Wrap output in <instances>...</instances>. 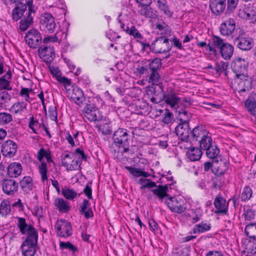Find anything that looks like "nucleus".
Wrapping results in <instances>:
<instances>
[{
    "mask_svg": "<svg viewBox=\"0 0 256 256\" xmlns=\"http://www.w3.org/2000/svg\"><path fill=\"white\" fill-rule=\"evenodd\" d=\"M168 181H171L170 184H167L165 185L156 186L155 182L148 179V181L145 182L144 184L140 186V190H142L146 188H151L154 187H157L156 189L152 190V192L155 196H157L160 200H162L164 197L168 196L167 192H169V189L172 190L174 185L172 177L168 178Z\"/></svg>",
    "mask_w": 256,
    "mask_h": 256,
    "instance_id": "nucleus-1",
    "label": "nucleus"
},
{
    "mask_svg": "<svg viewBox=\"0 0 256 256\" xmlns=\"http://www.w3.org/2000/svg\"><path fill=\"white\" fill-rule=\"evenodd\" d=\"M161 60L154 58L150 62V69L146 76V80L152 85L158 86L160 83V76L158 70L161 68Z\"/></svg>",
    "mask_w": 256,
    "mask_h": 256,
    "instance_id": "nucleus-2",
    "label": "nucleus"
},
{
    "mask_svg": "<svg viewBox=\"0 0 256 256\" xmlns=\"http://www.w3.org/2000/svg\"><path fill=\"white\" fill-rule=\"evenodd\" d=\"M245 234L248 238L246 240L248 244L245 249L251 254H256V223H250L246 225Z\"/></svg>",
    "mask_w": 256,
    "mask_h": 256,
    "instance_id": "nucleus-3",
    "label": "nucleus"
},
{
    "mask_svg": "<svg viewBox=\"0 0 256 256\" xmlns=\"http://www.w3.org/2000/svg\"><path fill=\"white\" fill-rule=\"evenodd\" d=\"M114 144L119 148H123L122 153H126L129 150L128 135L126 129L120 128L112 135Z\"/></svg>",
    "mask_w": 256,
    "mask_h": 256,
    "instance_id": "nucleus-4",
    "label": "nucleus"
},
{
    "mask_svg": "<svg viewBox=\"0 0 256 256\" xmlns=\"http://www.w3.org/2000/svg\"><path fill=\"white\" fill-rule=\"evenodd\" d=\"M212 42L215 47L219 48L222 56L225 60H230L234 53V47L231 44L226 43L220 36H214Z\"/></svg>",
    "mask_w": 256,
    "mask_h": 256,
    "instance_id": "nucleus-5",
    "label": "nucleus"
},
{
    "mask_svg": "<svg viewBox=\"0 0 256 256\" xmlns=\"http://www.w3.org/2000/svg\"><path fill=\"white\" fill-rule=\"evenodd\" d=\"M28 11L26 14L24 16L23 18L20 22V30L22 32L26 30L33 22V18L34 16L36 7L33 4L32 0L27 1Z\"/></svg>",
    "mask_w": 256,
    "mask_h": 256,
    "instance_id": "nucleus-6",
    "label": "nucleus"
},
{
    "mask_svg": "<svg viewBox=\"0 0 256 256\" xmlns=\"http://www.w3.org/2000/svg\"><path fill=\"white\" fill-rule=\"evenodd\" d=\"M55 229L58 236L66 238L72 234V229L70 222L64 219L58 220L55 224Z\"/></svg>",
    "mask_w": 256,
    "mask_h": 256,
    "instance_id": "nucleus-7",
    "label": "nucleus"
},
{
    "mask_svg": "<svg viewBox=\"0 0 256 256\" xmlns=\"http://www.w3.org/2000/svg\"><path fill=\"white\" fill-rule=\"evenodd\" d=\"M170 39L164 37H159L155 39L152 44V49L156 53H166L172 48Z\"/></svg>",
    "mask_w": 256,
    "mask_h": 256,
    "instance_id": "nucleus-8",
    "label": "nucleus"
},
{
    "mask_svg": "<svg viewBox=\"0 0 256 256\" xmlns=\"http://www.w3.org/2000/svg\"><path fill=\"white\" fill-rule=\"evenodd\" d=\"M82 116L91 122L100 121L102 118V114L98 109L92 104H87L84 108Z\"/></svg>",
    "mask_w": 256,
    "mask_h": 256,
    "instance_id": "nucleus-9",
    "label": "nucleus"
},
{
    "mask_svg": "<svg viewBox=\"0 0 256 256\" xmlns=\"http://www.w3.org/2000/svg\"><path fill=\"white\" fill-rule=\"evenodd\" d=\"M26 44L31 48H36L40 44L42 38L39 31L35 28L29 30L24 36Z\"/></svg>",
    "mask_w": 256,
    "mask_h": 256,
    "instance_id": "nucleus-10",
    "label": "nucleus"
},
{
    "mask_svg": "<svg viewBox=\"0 0 256 256\" xmlns=\"http://www.w3.org/2000/svg\"><path fill=\"white\" fill-rule=\"evenodd\" d=\"M56 24L53 16L49 13H44L41 18L40 28L42 30L52 33L56 28Z\"/></svg>",
    "mask_w": 256,
    "mask_h": 256,
    "instance_id": "nucleus-11",
    "label": "nucleus"
},
{
    "mask_svg": "<svg viewBox=\"0 0 256 256\" xmlns=\"http://www.w3.org/2000/svg\"><path fill=\"white\" fill-rule=\"evenodd\" d=\"M38 237L26 238L21 246L23 256H34L36 252V246Z\"/></svg>",
    "mask_w": 256,
    "mask_h": 256,
    "instance_id": "nucleus-12",
    "label": "nucleus"
},
{
    "mask_svg": "<svg viewBox=\"0 0 256 256\" xmlns=\"http://www.w3.org/2000/svg\"><path fill=\"white\" fill-rule=\"evenodd\" d=\"M17 226L22 234L27 235L26 238L38 237L36 229L32 225L27 224L25 218H18Z\"/></svg>",
    "mask_w": 256,
    "mask_h": 256,
    "instance_id": "nucleus-13",
    "label": "nucleus"
},
{
    "mask_svg": "<svg viewBox=\"0 0 256 256\" xmlns=\"http://www.w3.org/2000/svg\"><path fill=\"white\" fill-rule=\"evenodd\" d=\"M66 94L68 98L77 104H80L85 100L83 92L77 86H71L70 88L66 89Z\"/></svg>",
    "mask_w": 256,
    "mask_h": 256,
    "instance_id": "nucleus-14",
    "label": "nucleus"
},
{
    "mask_svg": "<svg viewBox=\"0 0 256 256\" xmlns=\"http://www.w3.org/2000/svg\"><path fill=\"white\" fill-rule=\"evenodd\" d=\"M168 208L173 212L181 214L186 209L184 202L181 198L171 197L168 198L166 202Z\"/></svg>",
    "mask_w": 256,
    "mask_h": 256,
    "instance_id": "nucleus-15",
    "label": "nucleus"
},
{
    "mask_svg": "<svg viewBox=\"0 0 256 256\" xmlns=\"http://www.w3.org/2000/svg\"><path fill=\"white\" fill-rule=\"evenodd\" d=\"M248 63L244 59L240 58L234 59L231 65L233 72L236 74V76H240L241 74H246Z\"/></svg>",
    "mask_w": 256,
    "mask_h": 256,
    "instance_id": "nucleus-16",
    "label": "nucleus"
},
{
    "mask_svg": "<svg viewBox=\"0 0 256 256\" xmlns=\"http://www.w3.org/2000/svg\"><path fill=\"white\" fill-rule=\"evenodd\" d=\"M18 184L14 179L6 178L2 182L3 192L8 196H13L18 192Z\"/></svg>",
    "mask_w": 256,
    "mask_h": 256,
    "instance_id": "nucleus-17",
    "label": "nucleus"
},
{
    "mask_svg": "<svg viewBox=\"0 0 256 256\" xmlns=\"http://www.w3.org/2000/svg\"><path fill=\"white\" fill-rule=\"evenodd\" d=\"M238 16L243 19L250 20V22H256V9L252 6L248 5L240 10Z\"/></svg>",
    "mask_w": 256,
    "mask_h": 256,
    "instance_id": "nucleus-18",
    "label": "nucleus"
},
{
    "mask_svg": "<svg viewBox=\"0 0 256 256\" xmlns=\"http://www.w3.org/2000/svg\"><path fill=\"white\" fill-rule=\"evenodd\" d=\"M38 54L40 58L46 63H50L55 58V52L53 47L42 46L39 48Z\"/></svg>",
    "mask_w": 256,
    "mask_h": 256,
    "instance_id": "nucleus-19",
    "label": "nucleus"
},
{
    "mask_svg": "<svg viewBox=\"0 0 256 256\" xmlns=\"http://www.w3.org/2000/svg\"><path fill=\"white\" fill-rule=\"evenodd\" d=\"M17 144L14 141L8 140L5 141L1 146V152L6 157H13L17 150Z\"/></svg>",
    "mask_w": 256,
    "mask_h": 256,
    "instance_id": "nucleus-20",
    "label": "nucleus"
},
{
    "mask_svg": "<svg viewBox=\"0 0 256 256\" xmlns=\"http://www.w3.org/2000/svg\"><path fill=\"white\" fill-rule=\"evenodd\" d=\"M235 80L238 84V91L240 92H245L252 88V80L251 78L246 74H241L240 76H236Z\"/></svg>",
    "mask_w": 256,
    "mask_h": 256,
    "instance_id": "nucleus-21",
    "label": "nucleus"
},
{
    "mask_svg": "<svg viewBox=\"0 0 256 256\" xmlns=\"http://www.w3.org/2000/svg\"><path fill=\"white\" fill-rule=\"evenodd\" d=\"M190 126L188 122H181L176 128L175 131L176 135L182 139V140L188 142L190 138Z\"/></svg>",
    "mask_w": 256,
    "mask_h": 256,
    "instance_id": "nucleus-22",
    "label": "nucleus"
},
{
    "mask_svg": "<svg viewBox=\"0 0 256 256\" xmlns=\"http://www.w3.org/2000/svg\"><path fill=\"white\" fill-rule=\"evenodd\" d=\"M214 204L216 208L214 213L226 214L228 209V204L226 200L220 195L218 194L214 200Z\"/></svg>",
    "mask_w": 256,
    "mask_h": 256,
    "instance_id": "nucleus-23",
    "label": "nucleus"
},
{
    "mask_svg": "<svg viewBox=\"0 0 256 256\" xmlns=\"http://www.w3.org/2000/svg\"><path fill=\"white\" fill-rule=\"evenodd\" d=\"M208 132L206 130L201 126H196L192 131L190 136L189 140L192 144H194L196 142H200Z\"/></svg>",
    "mask_w": 256,
    "mask_h": 256,
    "instance_id": "nucleus-24",
    "label": "nucleus"
},
{
    "mask_svg": "<svg viewBox=\"0 0 256 256\" xmlns=\"http://www.w3.org/2000/svg\"><path fill=\"white\" fill-rule=\"evenodd\" d=\"M234 44L242 50H250L254 46V42L250 38L238 37L234 40Z\"/></svg>",
    "mask_w": 256,
    "mask_h": 256,
    "instance_id": "nucleus-25",
    "label": "nucleus"
},
{
    "mask_svg": "<svg viewBox=\"0 0 256 256\" xmlns=\"http://www.w3.org/2000/svg\"><path fill=\"white\" fill-rule=\"evenodd\" d=\"M236 22L234 19L230 18L220 25V32L222 35H230L235 29Z\"/></svg>",
    "mask_w": 256,
    "mask_h": 256,
    "instance_id": "nucleus-26",
    "label": "nucleus"
},
{
    "mask_svg": "<svg viewBox=\"0 0 256 256\" xmlns=\"http://www.w3.org/2000/svg\"><path fill=\"white\" fill-rule=\"evenodd\" d=\"M163 98L166 104L173 108H176L180 100V98L172 90L166 91L163 95Z\"/></svg>",
    "mask_w": 256,
    "mask_h": 256,
    "instance_id": "nucleus-27",
    "label": "nucleus"
},
{
    "mask_svg": "<svg viewBox=\"0 0 256 256\" xmlns=\"http://www.w3.org/2000/svg\"><path fill=\"white\" fill-rule=\"evenodd\" d=\"M22 170V166L20 163L12 162L7 168V174L10 178H16L21 174Z\"/></svg>",
    "mask_w": 256,
    "mask_h": 256,
    "instance_id": "nucleus-28",
    "label": "nucleus"
},
{
    "mask_svg": "<svg viewBox=\"0 0 256 256\" xmlns=\"http://www.w3.org/2000/svg\"><path fill=\"white\" fill-rule=\"evenodd\" d=\"M150 5L142 6L139 7L138 13L146 18L156 19L158 18V12L150 6Z\"/></svg>",
    "mask_w": 256,
    "mask_h": 256,
    "instance_id": "nucleus-29",
    "label": "nucleus"
},
{
    "mask_svg": "<svg viewBox=\"0 0 256 256\" xmlns=\"http://www.w3.org/2000/svg\"><path fill=\"white\" fill-rule=\"evenodd\" d=\"M16 7L12 10V19L15 21L19 20L22 16L26 14V12L28 11L27 2L26 4H20L16 5Z\"/></svg>",
    "mask_w": 256,
    "mask_h": 256,
    "instance_id": "nucleus-30",
    "label": "nucleus"
},
{
    "mask_svg": "<svg viewBox=\"0 0 256 256\" xmlns=\"http://www.w3.org/2000/svg\"><path fill=\"white\" fill-rule=\"evenodd\" d=\"M225 0H212L210 4L212 12L216 15H219L224 10Z\"/></svg>",
    "mask_w": 256,
    "mask_h": 256,
    "instance_id": "nucleus-31",
    "label": "nucleus"
},
{
    "mask_svg": "<svg viewBox=\"0 0 256 256\" xmlns=\"http://www.w3.org/2000/svg\"><path fill=\"white\" fill-rule=\"evenodd\" d=\"M54 206L60 212H67L70 210L69 202L62 198H56L54 202Z\"/></svg>",
    "mask_w": 256,
    "mask_h": 256,
    "instance_id": "nucleus-32",
    "label": "nucleus"
},
{
    "mask_svg": "<svg viewBox=\"0 0 256 256\" xmlns=\"http://www.w3.org/2000/svg\"><path fill=\"white\" fill-rule=\"evenodd\" d=\"M202 152L200 148L194 146L188 148L186 152L188 158L191 161L199 160L202 156Z\"/></svg>",
    "mask_w": 256,
    "mask_h": 256,
    "instance_id": "nucleus-33",
    "label": "nucleus"
},
{
    "mask_svg": "<svg viewBox=\"0 0 256 256\" xmlns=\"http://www.w3.org/2000/svg\"><path fill=\"white\" fill-rule=\"evenodd\" d=\"M124 168L132 176L135 178H148L150 176V174L148 172L144 171L141 168L130 166H125Z\"/></svg>",
    "mask_w": 256,
    "mask_h": 256,
    "instance_id": "nucleus-34",
    "label": "nucleus"
},
{
    "mask_svg": "<svg viewBox=\"0 0 256 256\" xmlns=\"http://www.w3.org/2000/svg\"><path fill=\"white\" fill-rule=\"evenodd\" d=\"M20 184L24 192L28 193L33 188L32 179L30 176H24L20 181Z\"/></svg>",
    "mask_w": 256,
    "mask_h": 256,
    "instance_id": "nucleus-35",
    "label": "nucleus"
},
{
    "mask_svg": "<svg viewBox=\"0 0 256 256\" xmlns=\"http://www.w3.org/2000/svg\"><path fill=\"white\" fill-rule=\"evenodd\" d=\"M212 226L210 223L202 221L194 226L192 232L194 234L204 233L210 230Z\"/></svg>",
    "mask_w": 256,
    "mask_h": 256,
    "instance_id": "nucleus-36",
    "label": "nucleus"
},
{
    "mask_svg": "<svg viewBox=\"0 0 256 256\" xmlns=\"http://www.w3.org/2000/svg\"><path fill=\"white\" fill-rule=\"evenodd\" d=\"M204 150L206 151L207 157L212 160L216 159L220 154V149L216 145L214 144Z\"/></svg>",
    "mask_w": 256,
    "mask_h": 256,
    "instance_id": "nucleus-37",
    "label": "nucleus"
},
{
    "mask_svg": "<svg viewBox=\"0 0 256 256\" xmlns=\"http://www.w3.org/2000/svg\"><path fill=\"white\" fill-rule=\"evenodd\" d=\"M62 194L66 199L72 200H74L78 196L77 192L68 186H65L62 190Z\"/></svg>",
    "mask_w": 256,
    "mask_h": 256,
    "instance_id": "nucleus-38",
    "label": "nucleus"
},
{
    "mask_svg": "<svg viewBox=\"0 0 256 256\" xmlns=\"http://www.w3.org/2000/svg\"><path fill=\"white\" fill-rule=\"evenodd\" d=\"M36 158L38 160L41 162H42V161L44 158H46L48 162H52L50 150H46L44 148H40L38 152Z\"/></svg>",
    "mask_w": 256,
    "mask_h": 256,
    "instance_id": "nucleus-39",
    "label": "nucleus"
},
{
    "mask_svg": "<svg viewBox=\"0 0 256 256\" xmlns=\"http://www.w3.org/2000/svg\"><path fill=\"white\" fill-rule=\"evenodd\" d=\"M156 3L157 7L165 16L168 17L172 16V12L170 10L166 0H158Z\"/></svg>",
    "mask_w": 256,
    "mask_h": 256,
    "instance_id": "nucleus-40",
    "label": "nucleus"
},
{
    "mask_svg": "<svg viewBox=\"0 0 256 256\" xmlns=\"http://www.w3.org/2000/svg\"><path fill=\"white\" fill-rule=\"evenodd\" d=\"M155 29L162 35H169L171 32L169 26L164 22L157 24Z\"/></svg>",
    "mask_w": 256,
    "mask_h": 256,
    "instance_id": "nucleus-41",
    "label": "nucleus"
},
{
    "mask_svg": "<svg viewBox=\"0 0 256 256\" xmlns=\"http://www.w3.org/2000/svg\"><path fill=\"white\" fill-rule=\"evenodd\" d=\"M196 45L200 48L206 47V50L208 51L210 54L216 55L217 53V50L215 46L213 44L212 40L208 44H207L206 42H198Z\"/></svg>",
    "mask_w": 256,
    "mask_h": 256,
    "instance_id": "nucleus-42",
    "label": "nucleus"
},
{
    "mask_svg": "<svg viewBox=\"0 0 256 256\" xmlns=\"http://www.w3.org/2000/svg\"><path fill=\"white\" fill-rule=\"evenodd\" d=\"M198 144H200V148L203 150L208 148L209 146H210L213 144L211 134L209 132L201 140H200Z\"/></svg>",
    "mask_w": 256,
    "mask_h": 256,
    "instance_id": "nucleus-43",
    "label": "nucleus"
},
{
    "mask_svg": "<svg viewBox=\"0 0 256 256\" xmlns=\"http://www.w3.org/2000/svg\"><path fill=\"white\" fill-rule=\"evenodd\" d=\"M68 158H70L69 154H66L64 156V158L62 159V166L65 167L67 170H74L77 169L78 162L77 160H72L74 164H69L66 160V159Z\"/></svg>",
    "mask_w": 256,
    "mask_h": 256,
    "instance_id": "nucleus-44",
    "label": "nucleus"
},
{
    "mask_svg": "<svg viewBox=\"0 0 256 256\" xmlns=\"http://www.w3.org/2000/svg\"><path fill=\"white\" fill-rule=\"evenodd\" d=\"M244 104L250 114L256 116V101L252 99H248L246 100Z\"/></svg>",
    "mask_w": 256,
    "mask_h": 256,
    "instance_id": "nucleus-45",
    "label": "nucleus"
},
{
    "mask_svg": "<svg viewBox=\"0 0 256 256\" xmlns=\"http://www.w3.org/2000/svg\"><path fill=\"white\" fill-rule=\"evenodd\" d=\"M208 184L210 188L216 190L220 189L222 186L220 178L219 176H214L208 181Z\"/></svg>",
    "mask_w": 256,
    "mask_h": 256,
    "instance_id": "nucleus-46",
    "label": "nucleus"
},
{
    "mask_svg": "<svg viewBox=\"0 0 256 256\" xmlns=\"http://www.w3.org/2000/svg\"><path fill=\"white\" fill-rule=\"evenodd\" d=\"M39 172L41 176V180L42 182L48 180V166L44 162L40 163L38 168Z\"/></svg>",
    "mask_w": 256,
    "mask_h": 256,
    "instance_id": "nucleus-47",
    "label": "nucleus"
},
{
    "mask_svg": "<svg viewBox=\"0 0 256 256\" xmlns=\"http://www.w3.org/2000/svg\"><path fill=\"white\" fill-rule=\"evenodd\" d=\"M252 190L249 186H246L240 194V199L243 202L249 200L252 196Z\"/></svg>",
    "mask_w": 256,
    "mask_h": 256,
    "instance_id": "nucleus-48",
    "label": "nucleus"
},
{
    "mask_svg": "<svg viewBox=\"0 0 256 256\" xmlns=\"http://www.w3.org/2000/svg\"><path fill=\"white\" fill-rule=\"evenodd\" d=\"M228 67V63L226 62H218L216 64V66L214 68L216 73L219 75L221 74L223 72L226 75V70Z\"/></svg>",
    "mask_w": 256,
    "mask_h": 256,
    "instance_id": "nucleus-49",
    "label": "nucleus"
},
{
    "mask_svg": "<svg viewBox=\"0 0 256 256\" xmlns=\"http://www.w3.org/2000/svg\"><path fill=\"white\" fill-rule=\"evenodd\" d=\"M26 104L24 102H17L14 103L12 107V110L16 114H21L26 108Z\"/></svg>",
    "mask_w": 256,
    "mask_h": 256,
    "instance_id": "nucleus-50",
    "label": "nucleus"
},
{
    "mask_svg": "<svg viewBox=\"0 0 256 256\" xmlns=\"http://www.w3.org/2000/svg\"><path fill=\"white\" fill-rule=\"evenodd\" d=\"M12 120V114L7 112H0V124H6Z\"/></svg>",
    "mask_w": 256,
    "mask_h": 256,
    "instance_id": "nucleus-51",
    "label": "nucleus"
},
{
    "mask_svg": "<svg viewBox=\"0 0 256 256\" xmlns=\"http://www.w3.org/2000/svg\"><path fill=\"white\" fill-rule=\"evenodd\" d=\"M11 96L6 91L0 92V108H2L10 100Z\"/></svg>",
    "mask_w": 256,
    "mask_h": 256,
    "instance_id": "nucleus-52",
    "label": "nucleus"
},
{
    "mask_svg": "<svg viewBox=\"0 0 256 256\" xmlns=\"http://www.w3.org/2000/svg\"><path fill=\"white\" fill-rule=\"evenodd\" d=\"M126 32L130 36H132L136 38L142 39V35L139 32L138 30L134 26L130 28L126 27Z\"/></svg>",
    "mask_w": 256,
    "mask_h": 256,
    "instance_id": "nucleus-53",
    "label": "nucleus"
},
{
    "mask_svg": "<svg viewBox=\"0 0 256 256\" xmlns=\"http://www.w3.org/2000/svg\"><path fill=\"white\" fill-rule=\"evenodd\" d=\"M173 119V114L169 110L165 109L162 122L165 124H168L172 122Z\"/></svg>",
    "mask_w": 256,
    "mask_h": 256,
    "instance_id": "nucleus-54",
    "label": "nucleus"
},
{
    "mask_svg": "<svg viewBox=\"0 0 256 256\" xmlns=\"http://www.w3.org/2000/svg\"><path fill=\"white\" fill-rule=\"evenodd\" d=\"M10 212V206L8 200H3L0 205V213L3 216L8 215Z\"/></svg>",
    "mask_w": 256,
    "mask_h": 256,
    "instance_id": "nucleus-55",
    "label": "nucleus"
},
{
    "mask_svg": "<svg viewBox=\"0 0 256 256\" xmlns=\"http://www.w3.org/2000/svg\"><path fill=\"white\" fill-rule=\"evenodd\" d=\"M39 124L40 123L38 120H36L34 116L30 118L28 127L32 130V132L36 134H38L36 128L39 127Z\"/></svg>",
    "mask_w": 256,
    "mask_h": 256,
    "instance_id": "nucleus-56",
    "label": "nucleus"
},
{
    "mask_svg": "<svg viewBox=\"0 0 256 256\" xmlns=\"http://www.w3.org/2000/svg\"><path fill=\"white\" fill-rule=\"evenodd\" d=\"M178 114V118L181 122H188L190 120V116L188 112L184 110H176Z\"/></svg>",
    "mask_w": 256,
    "mask_h": 256,
    "instance_id": "nucleus-57",
    "label": "nucleus"
},
{
    "mask_svg": "<svg viewBox=\"0 0 256 256\" xmlns=\"http://www.w3.org/2000/svg\"><path fill=\"white\" fill-rule=\"evenodd\" d=\"M56 80L64 86L66 90V89L69 88H68V86H71L72 84L71 80L62 75Z\"/></svg>",
    "mask_w": 256,
    "mask_h": 256,
    "instance_id": "nucleus-58",
    "label": "nucleus"
},
{
    "mask_svg": "<svg viewBox=\"0 0 256 256\" xmlns=\"http://www.w3.org/2000/svg\"><path fill=\"white\" fill-rule=\"evenodd\" d=\"M60 248L62 249H68L74 252L78 250L76 246L72 244L70 242H60Z\"/></svg>",
    "mask_w": 256,
    "mask_h": 256,
    "instance_id": "nucleus-59",
    "label": "nucleus"
},
{
    "mask_svg": "<svg viewBox=\"0 0 256 256\" xmlns=\"http://www.w3.org/2000/svg\"><path fill=\"white\" fill-rule=\"evenodd\" d=\"M32 92V89H30L28 88H22L20 91V95L23 97L25 100L28 102H30V92Z\"/></svg>",
    "mask_w": 256,
    "mask_h": 256,
    "instance_id": "nucleus-60",
    "label": "nucleus"
},
{
    "mask_svg": "<svg viewBox=\"0 0 256 256\" xmlns=\"http://www.w3.org/2000/svg\"><path fill=\"white\" fill-rule=\"evenodd\" d=\"M0 89L11 90L10 82L3 77L0 78Z\"/></svg>",
    "mask_w": 256,
    "mask_h": 256,
    "instance_id": "nucleus-61",
    "label": "nucleus"
},
{
    "mask_svg": "<svg viewBox=\"0 0 256 256\" xmlns=\"http://www.w3.org/2000/svg\"><path fill=\"white\" fill-rule=\"evenodd\" d=\"M49 70L54 78L57 80L61 75L60 70L58 67L49 66Z\"/></svg>",
    "mask_w": 256,
    "mask_h": 256,
    "instance_id": "nucleus-62",
    "label": "nucleus"
},
{
    "mask_svg": "<svg viewBox=\"0 0 256 256\" xmlns=\"http://www.w3.org/2000/svg\"><path fill=\"white\" fill-rule=\"evenodd\" d=\"M238 0H228L227 10L232 12L236 7Z\"/></svg>",
    "mask_w": 256,
    "mask_h": 256,
    "instance_id": "nucleus-63",
    "label": "nucleus"
},
{
    "mask_svg": "<svg viewBox=\"0 0 256 256\" xmlns=\"http://www.w3.org/2000/svg\"><path fill=\"white\" fill-rule=\"evenodd\" d=\"M244 219L246 220H250L254 218V212L251 209H248L244 211L243 214Z\"/></svg>",
    "mask_w": 256,
    "mask_h": 256,
    "instance_id": "nucleus-64",
    "label": "nucleus"
}]
</instances>
